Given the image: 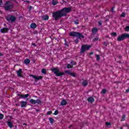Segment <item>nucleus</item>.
Listing matches in <instances>:
<instances>
[{"label": "nucleus", "mask_w": 129, "mask_h": 129, "mask_svg": "<svg viewBox=\"0 0 129 129\" xmlns=\"http://www.w3.org/2000/svg\"><path fill=\"white\" fill-rule=\"evenodd\" d=\"M52 42H55V43H58V42H59V40H58V39H57L56 38H51V37H50Z\"/></svg>", "instance_id": "4be33fe9"}, {"label": "nucleus", "mask_w": 129, "mask_h": 129, "mask_svg": "<svg viewBox=\"0 0 129 129\" xmlns=\"http://www.w3.org/2000/svg\"><path fill=\"white\" fill-rule=\"evenodd\" d=\"M121 18H124L125 17V13H122L120 15Z\"/></svg>", "instance_id": "58836bf2"}, {"label": "nucleus", "mask_w": 129, "mask_h": 129, "mask_svg": "<svg viewBox=\"0 0 129 129\" xmlns=\"http://www.w3.org/2000/svg\"><path fill=\"white\" fill-rule=\"evenodd\" d=\"M64 72L65 73L68 74V75H70V74H71V71H64Z\"/></svg>", "instance_id": "c9c22d12"}, {"label": "nucleus", "mask_w": 129, "mask_h": 129, "mask_svg": "<svg viewBox=\"0 0 129 129\" xmlns=\"http://www.w3.org/2000/svg\"><path fill=\"white\" fill-rule=\"evenodd\" d=\"M93 54H94V52H90V53H89L90 55H93Z\"/></svg>", "instance_id": "13d9d810"}, {"label": "nucleus", "mask_w": 129, "mask_h": 129, "mask_svg": "<svg viewBox=\"0 0 129 129\" xmlns=\"http://www.w3.org/2000/svg\"><path fill=\"white\" fill-rule=\"evenodd\" d=\"M124 120H125V114L122 115L121 121H124Z\"/></svg>", "instance_id": "7c9ffc66"}, {"label": "nucleus", "mask_w": 129, "mask_h": 129, "mask_svg": "<svg viewBox=\"0 0 129 129\" xmlns=\"http://www.w3.org/2000/svg\"><path fill=\"white\" fill-rule=\"evenodd\" d=\"M125 31H126V32H129V26H127L125 27Z\"/></svg>", "instance_id": "f704fd0d"}, {"label": "nucleus", "mask_w": 129, "mask_h": 129, "mask_svg": "<svg viewBox=\"0 0 129 129\" xmlns=\"http://www.w3.org/2000/svg\"><path fill=\"white\" fill-rule=\"evenodd\" d=\"M106 92H107V90H106V89H104L102 90L101 93H102V94H105Z\"/></svg>", "instance_id": "393cba45"}, {"label": "nucleus", "mask_w": 129, "mask_h": 129, "mask_svg": "<svg viewBox=\"0 0 129 129\" xmlns=\"http://www.w3.org/2000/svg\"><path fill=\"white\" fill-rule=\"evenodd\" d=\"M49 120L50 121V123L52 124V123H54V119L52 117L49 118Z\"/></svg>", "instance_id": "bb28decb"}, {"label": "nucleus", "mask_w": 129, "mask_h": 129, "mask_svg": "<svg viewBox=\"0 0 129 129\" xmlns=\"http://www.w3.org/2000/svg\"><path fill=\"white\" fill-rule=\"evenodd\" d=\"M98 25H99V26H102V21H99Z\"/></svg>", "instance_id": "de8ad7c7"}, {"label": "nucleus", "mask_w": 129, "mask_h": 129, "mask_svg": "<svg viewBox=\"0 0 129 129\" xmlns=\"http://www.w3.org/2000/svg\"><path fill=\"white\" fill-rule=\"evenodd\" d=\"M62 17H64V15L62 14L60 10L52 13V18L55 21H58V20L61 19Z\"/></svg>", "instance_id": "f257e3e1"}, {"label": "nucleus", "mask_w": 129, "mask_h": 129, "mask_svg": "<svg viewBox=\"0 0 129 129\" xmlns=\"http://www.w3.org/2000/svg\"><path fill=\"white\" fill-rule=\"evenodd\" d=\"M58 113H59V111L58 110H55L53 114L54 115H57V114H58Z\"/></svg>", "instance_id": "79ce46f5"}, {"label": "nucleus", "mask_w": 129, "mask_h": 129, "mask_svg": "<svg viewBox=\"0 0 129 129\" xmlns=\"http://www.w3.org/2000/svg\"><path fill=\"white\" fill-rule=\"evenodd\" d=\"M75 24H76V25H78V24H79V21H78V20H76L75 21H74Z\"/></svg>", "instance_id": "c03bdc74"}, {"label": "nucleus", "mask_w": 129, "mask_h": 129, "mask_svg": "<svg viewBox=\"0 0 129 129\" xmlns=\"http://www.w3.org/2000/svg\"><path fill=\"white\" fill-rule=\"evenodd\" d=\"M114 8H115V6H113V7H112L111 9V11L112 13H115V11H114Z\"/></svg>", "instance_id": "e433bc0d"}, {"label": "nucleus", "mask_w": 129, "mask_h": 129, "mask_svg": "<svg viewBox=\"0 0 129 129\" xmlns=\"http://www.w3.org/2000/svg\"><path fill=\"white\" fill-rule=\"evenodd\" d=\"M123 126H126L127 127H129V125L128 124H125L123 125Z\"/></svg>", "instance_id": "603ef678"}, {"label": "nucleus", "mask_w": 129, "mask_h": 129, "mask_svg": "<svg viewBox=\"0 0 129 129\" xmlns=\"http://www.w3.org/2000/svg\"><path fill=\"white\" fill-rule=\"evenodd\" d=\"M81 38H82V39H84V35H81Z\"/></svg>", "instance_id": "0e129e2a"}, {"label": "nucleus", "mask_w": 129, "mask_h": 129, "mask_svg": "<svg viewBox=\"0 0 129 129\" xmlns=\"http://www.w3.org/2000/svg\"><path fill=\"white\" fill-rule=\"evenodd\" d=\"M21 107H26L27 106V102L22 101L21 102Z\"/></svg>", "instance_id": "dca6fc26"}, {"label": "nucleus", "mask_w": 129, "mask_h": 129, "mask_svg": "<svg viewBox=\"0 0 129 129\" xmlns=\"http://www.w3.org/2000/svg\"><path fill=\"white\" fill-rule=\"evenodd\" d=\"M41 18L43 21H48L49 20V16L47 15L41 16Z\"/></svg>", "instance_id": "f8f14e48"}, {"label": "nucleus", "mask_w": 129, "mask_h": 129, "mask_svg": "<svg viewBox=\"0 0 129 129\" xmlns=\"http://www.w3.org/2000/svg\"><path fill=\"white\" fill-rule=\"evenodd\" d=\"M98 40H99V38L98 37H95L93 39V42H96Z\"/></svg>", "instance_id": "473e14b6"}, {"label": "nucleus", "mask_w": 129, "mask_h": 129, "mask_svg": "<svg viewBox=\"0 0 129 129\" xmlns=\"http://www.w3.org/2000/svg\"><path fill=\"white\" fill-rule=\"evenodd\" d=\"M72 126H73V125H70L69 126V127L70 128H71V127H72Z\"/></svg>", "instance_id": "680f3d73"}, {"label": "nucleus", "mask_w": 129, "mask_h": 129, "mask_svg": "<svg viewBox=\"0 0 129 129\" xmlns=\"http://www.w3.org/2000/svg\"><path fill=\"white\" fill-rule=\"evenodd\" d=\"M71 64L72 65H76V62H75L73 60H72L71 62Z\"/></svg>", "instance_id": "a19ab883"}, {"label": "nucleus", "mask_w": 129, "mask_h": 129, "mask_svg": "<svg viewBox=\"0 0 129 129\" xmlns=\"http://www.w3.org/2000/svg\"><path fill=\"white\" fill-rule=\"evenodd\" d=\"M0 6H3V0H0Z\"/></svg>", "instance_id": "864d4df0"}, {"label": "nucleus", "mask_w": 129, "mask_h": 129, "mask_svg": "<svg viewBox=\"0 0 129 129\" xmlns=\"http://www.w3.org/2000/svg\"><path fill=\"white\" fill-rule=\"evenodd\" d=\"M118 58L119 59H121V58H122V56H121V55H119Z\"/></svg>", "instance_id": "bf43d9fd"}, {"label": "nucleus", "mask_w": 129, "mask_h": 129, "mask_svg": "<svg viewBox=\"0 0 129 129\" xmlns=\"http://www.w3.org/2000/svg\"><path fill=\"white\" fill-rule=\"evenodd\" d=\"M36 111L37 112H39V111H40V109H36Z\"/></svg>", "instance_id": "e2e57ef3"}, {"label": "nucleus", "mask_w": 129, "mask_h": 129, "mask_svg": "<svg viewBox=\"0 0 129 129\" xmlns=\"http://www.w3.org/2000/svg\"><path fill=\"white\" fill-rule=\"evenodd\" d=\"M71 76H73V77H75L76 76V75H75V73L71 72L70 75Z\"/></svg>", "instance_id": "ea45409f"}, {"label": "nucleus", "mask_w": 129, "mask_h": 129, "mask_svg": "<svg viewBox=\"0 0 129 129\" xmlns=\"http://www.w3.org/2000/svg\"><path fill=\"white\" fill-rule=\"evenodd\" d=\"M111 35L112 37H116V36H117V34H116V32H112L111 33Z\"/></svg>", "instance_id": "c85d7f7f"}, {"label": "nucleus", "mask_w": 129, "mask_h": 129, "mask_svg": "<svg viewBox=\"0 0 129 129\" xmlns=\"http://www.w3.org/2000/svg\"><path fill=\"white\" fill-rule=\"evenodd\" d=\"M96 57L97 61H99V60H100V56H99V55L96 54Z\"/></svg>", "instance_id": "2f4dec72"}, {"label": "nucleus", "mask_w": 129, "mask_h": 129, "mask_svg": "<svg viewBox=\"0 0 129 129\" xmlns=\"http://www.w3.org/2000/svg\"><path fill=\"white\" fill-rule=\"evenodd\" d=\"M82 85L84 87H86V86H87V85H88V81H87L86 80L83 81V82L82 83Z\"/></svg>", "instance_id": "9b49d317"}, {"label": "nucleus", "mask_w": 129, "mask_h": 129, "mask_svg": "<svg viewBox=\"0 0 129 129\" xmlns=\"http://www.w3.org/2000/svg\"><path fill=\"white\" fill-rule=\"evenodd\" d=\"M32 46H34V47H37V45H36V43H32Z\"/></svg>", "instance_id": "6e6d98bb"}, {"label": "nucleus", "mask_w": 129, "mask_h": 129, "mask_svg": "<svg viewBox=\"0 0 129 129\" xmlns=\"http://www.w3.org/2000/svg\"><path fill=\"white\" fill-rule=\"evenodd\" d=\"M30 76L31 77H33V78L35 79V80H42V79H43L42 76H37V77L36 76L33 75H30Z\"/></svg>", "instance_id": "6e6552de"}, {"label": "nucleus", "mask_w": 129, "mask_h": 129, "mask_svg": "<svg viewBox=\"0 0 129 129\" xmlns=\"http://www.w3.org/2000/svg\"><path fill=\"white\" fill-rule=\"evenodd\" d=\"M17 75L18 77H23V70L22 69H20L19 70L17 71Z\"/></svg>", "instance_id": "1a4fd4ad"}, {"label": "nucleus", "mask_w": 129, "mask_h": 129, "mask_svg": "<svg viewBox=\"0 0 129 129\" xmlns=\"http://www.w3.org/2000/svg\"><path fill=\"white\" fill-rule=\"evenodd\" d=\"M92 32L93 33V34H96V33L97 32H98V29L96 27H95V28L92 29Z\"/></svg>", "instance_id": "f3484780"}, {"label": "nucleus", "mask_w": 129, "mask_h": 129, "mask_svg": "<svg viewBox=\"0 0 129 129\" xmlns=\"http://www.w3.org/2000/svg\"><path fill=\"white\" fill-rule=\"evenodd\" d=\"M107 44H108V43L106 42H104L103 43V44L104 46H105L106 47L107 46Z\"/></svg>", "instance_id": "8fccbe9b"}, {"label": "nucleus", "mask_w": 129, "mask_h": 129, "mask_svg": "<svg viewBox=\"0 0 129 129\" xmlns=\"http://www.w3.org/2000/svg\"><path fill=\"white\" fill-rule=\"evenodd\" d=\"M66 104H67V101L64 99L60 102V105H62V106L66 105Z\"/></svg>", "instance_id": "6ab92c4d"}, {"label": "nucleus", "mask_w": 129, "mask_h": 129, "mask_svg": "<svg viewBox=\"0 0 129 129\" xmlns=\"http://www.w3.org/2000/svg\"><path fill=\"white\" fill-rule=\"evenodd\" d=\"M41 72L43 74H47V71H46V69H42L41 70Z\"/></svg>", "instance_id": "cd10ccee"}, {"label": "nucleus", "mask_w": 129, "mask_h": 129, "mask_svg": "<svg viewBox=\"0 0 129 129\" xmlns=\"http://www.w3.org/2000/svg\"><path fill=\"white\" fill-rule=\"evenodd\" d=\"M51 71L53 72L56 76H62L64 75V73L63 72H60V70L58 69V68H52L51 69Z\"/></svg>", "instance_id": "f03ea898"}, {"label": "nucleus", "mask_w": 129, "mask_h": 129, "mask_svg": "<svg viewBox=\"0 0 129 129\" xmlns=\"http://www.w3.org/2000/svg\"><path fill=\"white\" fill-rule=\"evenodd\" d=\"M79 41V40L78 39H76L75 40V43H78V41Z\"/></svg>", "instance_id": "5fc2aeb1"}, {"label": "nucleus", "mask_w": 129, "mask_h": 129, "mask_svg": "<svg viewBox=\"0 0 129 129\" xmlns=\"http://www.w3.org/2000/svg\"><path fill=\"white\" fill-rule=\"evenodd\" d=\"M6 19L8 22H11V23H14L17 20V18L14 16L11 15V17H7Z\"/></svg>", "instance_id": "423d86ee"}, {"label": "nucleus", "mask_w": 129, "mask_h": 129, "mask_svg": "<svg viewBox=\"0 0 129 129\" xmlns=\"http://www.w3.org/2000/svg\"><path fill=\"white\" fill-rule=\"evenodd\" d=\"M24 3H27V4H30L31 2L29 1H24Z\"/></svg>", "instance_id": "3c124183"}, {"label": "nucleus", "mask_w": 129, "mask_h": 129, "mask_svg": "<svg viewBox=\"0 0 129 129\" xmlns=\"http://www.w3.org/2000/svg\"><path fill=\"white\" fill-rule=\"evenodd\" d=\"M88 102H90L91 103H92V102H94V98L92 97H90L88 98Z\"/></svg>", "instance_id": "2eb2a0df"}, {"label": "nucleus", "mask_w": 129, "mask_h": 129, "mask_svg": "<svg viewBox=\"0 0 129 129\" xmlns=\"http://www.w3.org/2000/svg\"><path fill=\"white\" fill-rule=\"evenodd\" d=\"M4 118V114H0V119H3Z\"/></svg>", "instance_id": "49530a36"}, {"label": "nucleus", "mask_w": 129, "mask_h": 129, "mask_svg": "<svg viewBox=\"0 0 129 129\" xmlns=\"http://www.w3.org/2000/svg\"><path fill=\"white\" fill-rule=\"evenodd\" d=\"M37 103V104H41L42 103V101L41 100L38 99L36 100H35V104Z\"/></svg>", "instance_id": "b1692460"}, {"label": "nucleus", "mask_w": 129, "mask_h": 129, "mask_svg": "<svg viewBox=\"0 0 129 129\" xmlns=\"http://www.w3.org/2000/svg\"><path fill=\"white\" fill-rule=\"evenodd\" d=\"M7 124L8 126L10 127V128H12V127H14V125H13V122H12L11 121H8Z\"/></svg>", "instance_id": "a211bd4d"}, {"label": "nucleus", "mask_w": 129, "mask_h": 129, "mask_svg": "<svg viewBox=\"0 0 129 129\" xmlns=\"http://www.w3.org/2000/svg\"><path fill=\"white\" fill-rule=\"evenodd\" d=\"M9 4H11V2H10V1H7L6 3V4H5V5H6V6H9Z\"/></svg>", "instance_id": "09e8293b"}, {"label": "nucleus", "mask_w": 129, "mask_h": 129, "mask_svg": "<svg viewBox=\"0 0 129 129\" xmlns=\"http://www.w3.org/2000/svg\"><path fill=\"white\" fill-rule=\"evenodd\" d=\"M3 53L0 52V56H3Z\"/></svg>", "instance_id": "774afa93"}, {"label": "nucleus", "mask_w": 129, "mask_h": 129, "mask_svg": "<svg viewBox=\"0 0 129 129\" xmlns=\"http://www.w3.org/2000/svg\"><path fill=\"white\" fill-rule=\"evenodd\" d=\"M106 125L107 126H109V125H111V123H110V122H106Z\"/></svg>", "instance_id": "4c0bfd02"}, {"label": "nucleus", "mask_w": 129, "mask_h": 129, "mask_svg": "<svg viewBox=\"0 0 129 129\" xmlns=\"http://www.w3.org/2000/svg\"><path fill=\"white\" fill-rule=\"evenodd\" d=\"M18 96H20V98H24V94H22V95H21L20 94H18Z\"/></svg>", "instance_id": "72a5a7b5"}, {"label": "nucleus", "mask_w": 129, "mask_h": 129, "mask_svg": "<svg viewBox=\"0 0 129 129\" xmlns=\"http://www.w3.org/2000/svg\"><path fill=\"white\" fill-rule=\"evenodd\" d=\"M30 96V94H27L24 95V98H28V97Z\"/></svg>", "instance_id": "37998d69"}, {"label": "nucleus", "mask_w": 129, "mask_h": 129, "mask_svg": "<svg viewBox=\"0 0 129 129\" xmlns=\"http://www.w3.org/2000/svg\"><path fill=\"white\" fill-rule=\"evenodd\" d=\"M30 28H31V29H35L37 28V24H36V23L31 24L30 25Z\"/></svg>", "instance_id": "aec40b11"}, {"label": "nucleus", "mask_w": 129, "mask_h": 129, "mask_svg": "<svg viewBox=\"0 0 129 129\" xmlns=\"http://www.w3.org/2000/svg\"><path fill=\"white\" fill-rule=\"evenodd\" d=\"M117 41H118V42H120L121 41H123V40H124V39L123 38V36L122 34L121 35H119L117 37Z\"/></svg>", "instance_id": "ddd939ff"}, {"label": "nucleus", "mask_w": 129, "mask_h": 129, "mask_svg": "<svg viewBox=\"0 0 129 129\" xmlns=\"http://www.w3.org/2000/svg\"><path fill=\"white\" fill-rule=\"evenodd\" d=\"M70 36L71 37H76L78 39H81V33L75 31L70 32Z\"/></svg>", "instance_id": "39448f33"}, {"label": "nucleus", "mask_w": 129, "mask_h": 129, "mask_svg": "<svg viewBox=\"0 0 129 129\" xmlns=\"http://www.w3.org/2000/svg\"><path fill=\"white\" fill-rule=\"evenodd\" d=\"M61 14L63 15V17L67 16V14L71 12V8H64L60 10Z\"/></svg>", "instance_id": "7ed1b4c3"}, {"label": "nucleus", "mask_w": 129, "mask_h": 129, "mask_svg": "<svg viewBox=\"0 0 129 129\" xmlns=\"http://www.w3.org/2000/svg\"><path fill=\"white\" fill-rule=\"evenodd\" d=\"M46 114H47V115H49L50 114H52V111H49L47 112Z\"/></svg>", "instance_id": "a18cd8bd"}, {"label": "nucleus", "mask_w": 129, "mask_h": 129, "mask_svg": "<svg viewBox=\"0 0 129 129\" xmlns=\"http://www.w3.org/2000/svg\"><path fill=\"white\" fill-rule=\"evenodd\" d=\"M31 62V60L29 59H26L24 60V64H26V65H28V64H30V62Z\"/></svg>", "instance_id": "412c9836"}, {"label": "nucleus", "mask_w": 129, "mask_h": 129, "mask_svg": "<svg viewBox=\"0 0 129 129\" xmlns=\"http://www.w3.org/2000/svg\"><path fill=\"white\" fill-rule=\"evenodd\" d=\"M126 92L128 93L129 92V88L126 90Z\"/></svg>", "instance_id": "052dcab7"}, {"label": "nucleus", "mask_w": 129, "mask_h": 129, "mask_svg": "<svg viewBox=\"0 0 129 129\" xmlns=\"http://www.w3.org/2000/svg\"><path fill=\"white\" fill-rule=\"evenodd\" d=\"M124 40L125 39H129V34L128 33H124L122 34Z\"/></svg>", "instance_id": "4468645a"}, {"label": "nucleus", "mask_w": 129, "mask_h": 129, "mask_svg": "<svg viewBox=\"0 0 129 129\" xmlns=\"http://www.w3.org/2000/svg\"><path fill=\"white\" fill-rule=\"evenodd\" d=\"M13 8H14V4H12L9 6H4V9L6 11H11V10H13Z\"/></svg>", "instance_id": "0eeeda50"}, {"label": "nucleus", "mask_w": 129, "mask_h": 129, "mask_svg": "<svg viewBox=\"0 0 129 129\" xmlns=\"http://www.w3.org/2000/svg\"><path fill=\"white\" fill-rule=\"evenodd\" d=\"M57 4H58V2L55 0H52V4L53 5V6H56Z\"/></svg>", "instance_id": "a878e982"}, {"label": "nucleus", "mask_w": 129, "mask_h": 129, "mask_svg": "<svg viewBox=\"0 0 129 129\" xmlns=\"http://www.w3.org/2000/svg\"><path fill=\"white\" fill-rule=\"evenodd\" d=\"M1 32L3 33H8L9 32V28L4 27L1 29Z\"/></svg>", "instance_id": "9d476101"}, {"label": "nucleus", "mask_w": 129, "mask_h": 129, "mask_svg": "<svg viewBox=\"0 0 129 129\" xmlns=\"http://www.w3.org/2000/svg\"><path fill=\"white\" fill-rule=\"evenodd\" d=\"M67 68H68V69H70V68H73V66L70 64H68L67 66Z\"/></svg>", "instance_id": "c756f323"}, {"label": "nucleus", "mask_w": 129, "mask_h": 129, "mask_svg": "<svg viewBox=\"0 0 129 129\" xmlns=\"http://www.w3.org/2000/svg\"><path fill=\"white\" fill-rule=\"evenodd\" d=\"M64 45H66V46H68V44H67V42H66V43H64Z\"/></svg>", "instance_id": "338daca9"}, {"label": "nucleus", "mask_w": 129, "mask_h": 129, "mask_svg": "<svg viewBox=\"0 0 129 129\" xmlns=\"http://www.w3.org/2000/svg\"><path fill=\"white\" fill-rule=\"evenodd\" d=\"M30 103H31V104H36V100L31 99L30 100Z\"/></svg>", "instance_id": "5701e85b"}, {"label": "nucleus", "mask_w": 129, "mask_h": 129, "mask_svg": "<svg viewBox=\"0 0 129 129\" xmlns=\"http://www.w3.org/2000/svg\"><path fill=\"white\" fill-rule=\"evenodd\" d=\"M32 9H33V7L30 6V7H29V11H31V10H32Z\"/></svg>", "instance_id": "4d7b16f0"}, {"label": "nucleus", "mask_w": 129, "mask_h": 129, "mask_svg": "<svg viewBox=\"0 0 129 129\" xmlns=\"http://www.w3.org/2000/svg\"><path fill=\"white\" fill-rule=\"evenodd\" d=\"M34 34H38V31H34Z\"/></svg>", "instance_id": "69168bd1"}, {"label": "nucleus", "mask_w": 129, "mask_h": 129, "mask_svg": "<svg viewBox=\"0 0 129 129\" xmlns=\"http://www.w3.org/2000/svg\"><path fill=\"white\" fill-rule=\"evenodd\" d=\"M90 48H91V45H88L87 44L82 45L81 46V53H84V52H86L88 50H90Z\"/></svg>", "instance_id": "20e7f679"}]
</instances>
